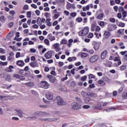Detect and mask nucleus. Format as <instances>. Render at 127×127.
<instances>
[{
    "label": "nucleus",
    "mask_w": 127,
    "mask_h": 127,
    "mask_svg": "<svg viewBox=\"0 0 127 127\" xmlns=\"http://www.w3.org/2000/svg\"><path fill=\"white\" fill-rule=\"evenodd\" d=\"M87 79V76L84 75L82 77H81V81H82V82H85V81H86V80Z\"/></svg>",
    "instance_id": "nucleus-49"
},
{
    "label": "nucleus",
    "mask_w": 127,
    "mask_h": 127,
    "mask_svg": "<svg viewBox=\"0 0 127 127\" xmlns=\"http://www.w3.org/2000/svg\"><path fill=\"white\" fill-rule=\"evenodd\" d=\"M99 59V56L96 55L92 56L91 57H90V59L89 60V61L90 63H96L97 61H98V60Z\"/></svg>",
    "instance_id": "nucleus-5"
},
{
    "label": "nucleus",
    "mask_w": 127,
    "mask_h": 127,
    "mask_svg": "<svg viewBox=\"0 0 127 127\" xmlns=\"http://www.w3.org/2000/svg\"><path fill=\"white\" fill-rule=\"evenodd\" d=\"M88 78L89 79H95V78H96V77L95 76V75L92 74H90L88 75Z\"/></svg>",
    "instance_id": "nucleus-54"
},
{
    "label": "nucleus",
    "mask_w": 127,
    "mask_h": 127,
    "mask_svg": "<svg viewBox=\"0 0 127 127\" xmlns=\"http://www.w3.org/2000/svg\"><path fill=\"white\" fill-rule=\"evenodd\" d=\"M99 24L101 27H105V26H106V24H107V23L105 22L104 21H101L100 22Z\"/></svg>",
    "instance_id": "nucleus-33"
},
{
    "label": "nucleus",
    "mask_w": 127,
    "mask_h": 127,
    "mask_svg": "<svg viewBox=\"0 0 127 127\" xmlns=\"http://www.w3.org/2000/svg\"><path fill=\"white\" fill-rule=\"evenodd\" d=\"M108 54V52L107 51H104L103 53H101V59H105L106 57H107V55Z\"/></svg>",
    "instance_id": "nucleus-20"
},
{
    "label": "nucleus",
    "mask_w": 127,
    "mask_h": 127,
    "mask_svg": "<svg viewBox=\"0 0 127 127\" xmlns=\"http://www.w3.org/2000/svg\"><path fill=\"white\" fill-rule=\"evenodd\" d=\"M12 77H13V78H16V79H19V80H21V81H24V80H25V77H24V76L17 74H13Z\"/></svg>",
    "instance_id": "nucleus-7"
},
{
    "label": "nucleus",
    "mask_w": 127,
    "mask_h": 127,
    "mask_svg": "<svg viewBox=\"0 0 127 127\" xmlns=\"http://www.w3.org/2000/svg\"><path fill=\"white\" fill-rule=\"evenodd\" d=\"M44 57L46 59H50L52 57V52L51 51H48L44 55Z\"/></svg>",
    "instance_id": "nucleus-10"
},
{
    "label": "nucleus",
    "mask_w": 127,
    "mask_h": 127,
    "mask_svg": "<svg viewBox=\"0 0 127 127\" xmlns=\"http://www.w3.org/2000/svg\"><path fill=\"white\" fill-rule=\"evenodd\" d=\"M39 86H40L41 88H43V89H49L50 85L48 82H47V81H41L39 84Z\"/></svg>",
    "instance_id": "nucleus-3"
},
{
    "label": "nucleus",
    "mask_w": 127,
    "mask_h": 127,
    "mask_svg": "<svg viewBox=\"0 0 127 127\" xmlns=\"http://www.w3.org/2000/svg\"><path fill=\"white\" fill-rule=\"evenodd\" d=\"M14 98L13 96H2V101H5V100H13Z\"/></svg>",
    "instance_id": "nucleus-19"
},
{
    "label": "nucleus",
    "mask_w": 127,
    "mask_h": 127,
    "mask_svg": "<svg viewBox=\"0 0 127 127\" xmlns=\"http://www.w3.org/2000/svg\"><path fill=\"white\" fill-rule=\"evenodd\" d=\"M26 86H27L28 87H33L34 86V83L33 82H29L25 83Z\"/></svg>",
    "instance_id": "nucleus-29"
},
{
    "label": "nucleus",
    "mask_w": 127,
    "mask_h": 127,
    "mask_svg": "<svg viewBox=\"0 0 127 127\" xmlns=\"http://www.w3.org/2000/svg\"><path fill=\"white\" fill-rule=\"evenodd\" d=\"M81 96H82V97H86V96H88V94L87 93H86L85 91H82L81 92Z\"/></svg>",
    "instance_id": "nucleus-45"
},
{
    "label": "nucleus",
    "mask_w": 127,
    "mask_h": 127,
    "mask_svg": "<svg viewBox=\"0 0 127 127\" xmlns=\"http://www.w3.org/2000/svg\"><path fill=\"white\" fill-rule=\"evenodd\" d=\"M96 87V85H95V84L94 83H92V84H90V85H89V88H90V89H92V88H95Z\"/></svg>",
    "instance_id": "nucleus-61"
},
{
    "label": "nucleus",
    "mask_w": 127,
    "mask_h": 127,
    "mask_svg": "<svg viewBox=\"0 0 127 127\" xmlns=\"http://www.w3.org/2000/svg\"><path fill=\"white\" fill-rule=\"evenodd\" d=\"M97 26V25H96V24H92L91 25V31H95Z\"/></svg>",
    "instance_id": "nucleus-32"
},
{
    "label": "nucleus",
    "mask_w": 127,
    "mask_h": 127,
    "mask_svg": "<svg viewBox=\"0 0 127 127\" xmlns=\"http://www.w3.org/2000/svg\"><path fill=\"white\" fill-rule=\"evenodd\" d=\"M58 118H46L45 119V122H54L57 121Z\"/></svg>",
    "instance_id": "nucleus-21"
},
{
    "label": "nucleus",
    "mask_w": 127,
    "mask_h": 127,
    "mask_svg": "<svg viewBox=\"0 0 127 127\" xmlns=\"http://www.w3.org/2000/svg\"><path fill=\"white\" fill-rule=\"evenodd\" d=\"M75 60H77V58L73 57H69L67 61H69V62H72V61H75Z\"/></svg>",
    "instance_id": "nucleus-28"
},
{
    "label": "nucleus",
    "mask_w": 127,
    "mask_h": 127,
    "mask_svg": "<svg viewBox=\"0 0 127 127\" xmlns=\"http://www.w3.org/2000/svg\"><path fill=\"white\" fill-rule=\"evenodd\" d=\"M103 17H104V13H100L97 16V19H102Z\"/></svg>",
    "instance_id": "nucleus-39"
},
{
    "label": "nucleus",
    "mask_w": 127,
    "mask_h": 127,
    "mask_svg": "<svg viewBox=\"0 0 127 127\" xmlns=\"http://www.w3.org/2000/svg\"><path fill=\"white\" fill-rule=\"evenodd\" d=\"M88 33H89V27H85L81 31L78 32L79 36H85V35H87Z\"/></svg>",
    "instance_id": "nucleus-1"
},
{
    "label": "nucleus",
    "mask_w": 127,
    "mask_h": 127,
    "mask_svg": "<svg viewBox=\"0 0 127 127\" xmlns=\"http://www.w3.org/2000/svg\"><path fill=\"white\" fill-rule=\"evenodd\" d=\"M44 42L47 45V46H50V44L49 43V40L48 39H45L44 40Z\"/></svg>",
    "instance_id": "nucleus-40"
},
{
    "label": "nucleus",
    "mask_w": 127,
    "mask_h": 127,
    "mask_svg": "<svg viewBox=\"0 0 127 127\" xmlns=\"http://www.w3.org/2000/svg\"><path fill=\"white\" fill-rule=\"evenodd\" d=\"M100 30H101V27L97 25V26H96V28H95V31L96 32H99V31H100Z\"/></svg>",
    "instance_id": "nucleus-52"
},
{
    "label": "nucleus",
    "mask_w": 127,
    "mask_h": 127,
    "mask_svg": "<svg viewBox=\"0 0 127 127\" xmlns=\"http://www.w3.org/2000/svg\"><path fill=\"white\" fill-rule=\"evenodd\" d=\"M61 44H67V43H68V42L67 41V40L64 39H63L61 42H60Z\"/></svg>",
    "instance_id": "nucleus-38"
},
{
    "label": "nucleus",
    "mask_w": 127,
    "mask_h": 127,
    "mask_svg": "<svg viewBox=\"0 0 127 127\" xmlns=\"http://www.w3.org/2000/svg\"><path fill=\"white\" fill-rule=\"evenodd\" d=\"M47 77L48 78L50 83H53L55 82V77L50 75H48Z\"/></svg>",
    "instance_id": "nucleus-11"
},
{
    "label": "nucleus",
    "mask_w": 127,
    "mask_h": 127,
    "mask_svg": "<svg viewBox=\"0 0 127 127\" xmlns=\"http://www.w3.org/2000/svg\"><path fill=\"white\" fill-rule=\"evenodd\" d=\"M4 20H5V17L3 15H1L0 16V21L1 22H4Z\"/></svg>",
    "instance_id": "nucleus-41"
},
{
    "label": "nucleus",
    "mask_w": 127,
    "mask_h": 127,
    "mask_svg": "<svg viewBox=\"0 0 127 127\" xmlns=\"http://www.w3.org/2000/svg\"><path fill=\"white\" fill-rule=\"evenodd\" d=\"M45 16H46V18H49L50 17L51 14L49 12H46L44 14Z\"/></svg>",
    "instance_id": "nucleus-51"
},
{
    "label": "nucleus",
    "mask_w": 127,
    "mask_h": 127,
    "mask_svg": "<svg viewBox=\"0 0 127 127\" xmlns=\"http://www.w3.org/2000/svg\"><path fill=\"white\" fill-rule=\"evenodd\" d=\"M53 46L55 48L56 52H59V51L61 50V48H60V45H59V44H55Z\"/></svg>",
    "instance_id": "nucleus-13"
},
{
    "label": "nucleus",
    "mask_w": 127,
    "mask_h": 127,
    "mask_svg": "<svg viewBox=\"0 0 127 127\" xmlns=\"http://www.w3.org/2000/svg\"><path fill=\"white\" fill-rule=\"evenodd\" d=\"M37 24H39V25H41L42 24V23H41V18L40 17H38L37 19Z\"/></svg>",
    "instance_id": "nucleus-35"
},
{
    "label": "nucleus",
    "mask_w": 127,
    "mask_h": 127,
    "mask_svg": "<svg viewBox=\"0 0 127 127\" xmlns=\"http://www.w3.org/2000/svg\"><path fill=\"white\" fill-rule=\"evenodd\" d=\"M118 11L119 12H124V11H125V8H124V7L120 6L119 7Z\"/></svg>",
    "instance_id": "nucleus-37"
},
{
    "label": "nucleus",
    "mask_w": 127,
    "mask_h": 127,
    "mask_svg": "<svg viewBox=\"0 0 127 127\" xmlns=\"http://www.w3.org/2000/svg\"><path fill=\"white\" fill-rule=\"evenodd\" d=\"M88 53L92 55L95 53V52L94 51V50L91 49V50H88Z\"/></svg>",
    "instance_id": "nucleus-57"
},
{
    "label": "nucleus",
    "mask_w": 127,
    "mask_h": 127,
    "mask_svg": "<svg viewBox=\"0 0 127 127\" xmlns=\"http://www.w3.org/2000/svg\"><path fill=\"white\" fill-rule=\"evenodd\" d=\"M17 64L20 67H23V66L25 65V63H24V62H23V61L19 60L17 62Z\"/></svg>",
    "instance_id": "nucleus-15"
},
{
    "label": "nucleus",
    "mask_w": 127,
    "mask_h": 127,
    "mask_svg": "<svg viewBox=\"0 0 127 127\" xmlns=\"http://www.w3.org/2000/svg\"><path fill=\"white\" fill-rule=\"evenodd\" d=\"M72 4L70 3H67V5H66V8L67 9H70V8H71V7H72Z\"/></svg>",
    "instance_id": "nucleus-47"
},
{
    "label": "nucleus",
    "mask_w": 127,
    "mask_h": 127,
    "mask_svg": "<svg viewBox=\"0 0 127 127\" xmlns=\"http://www.w3.org/2000/svg\"><path fill=\"white\" fill-rule=\"evenodd\" d=\"M75 21L77 22H81V21H83V19L81 17H77L76 18Z\"/></svg>",
    "instance_id": "nucleus-48"
},
{
    "label": "nucleus",
    "mask_w": 127,
    "mask_h": 127,
    "mask_svg": "<svg viewBox=\"0 0 127 127\" xmlns=\"http://www.w3.org/2000/svg\"><path fill=\"white\" fill-rule=\"evenodd\" d=\"M91 100V98H90L89 97H85L84 98V101L86 104H91V102L90 101Z\"/></svg>",
    "instance_id": "nucleus-23"
},
{
    "label": "nucleus",
    "mask_w": 127,
    "mask_h": 127,
    "mask_svg": "<svg viewBox=\"0 0 127 127\" xmlns=\"http://www.w3.org/2000/svg\"><path fill=\"white\" fill-rule=\"evenodd\" d=\"M95 50H98L100 48V44L99 43H95L94 46Z\"/></svg>",
    "instance_id": "nucleus-30"
},
{
    "label": "nucleus",
    "mask_w": 127,
    "mask_h": 127,
    "mask_svg": "<svg viewBox=\"0 0 127 127\" xmlns=\"http://www.w3.org/2000/svg\"><path fill=\"white\" fill-rule=\"evenodd\" d=\"M126 69H127V65H122L120 67L121 71H124V70H126Z\"/></svg>",
    "instance_id": "nucleus-46"
},
{
    "label": "nucleus",
    "mask_w": 127,
    "mask_h": 127,
    "mask_svg": "<svg viewBox=\"0 0 127 127\" xmlns=\"http://www.w3.org/2000/svg\"><path fill=\"white\" fill-rule=\"evenodd\" d=\"M93 107L94 108V109H103V107H102L101 103H98L96 106H94Z\"/></svg>",
    "instance_id": "nucleus-26"
},
{
    "label": "nucleus",
    "mask_w": 127,
    "mask_h": 127,
    "mask_svg": "<svg viewBox=\"0 0 127 127\" xmlns=\"http://www.w3.org/2000/svg\"><path fill=\"white\" fill-rule=\"evenodd\" d=\"M46 97L48 100H52L53 98V93L49 92L46 95Z\"/></svg>",
    "instance_id": "nucleus-14"
},
{
    "label": "nucleus",
    "mask_w": 127,
    "mask_h": 127,
    "mask_svg": "<svg viewBox=\"0 0 127 127\" xmlns=\"http://www.w3.org/2000/svg\"><path fill=\"white\" fill-rule=\"evenodd\" d=\"M93 36H94V34H93V33H90L89 35L88 36V38H92Z\"/></svg>",
    "instance_id": "nucleus-62"
},
{
    "label": "nucleus",
    "mask_w": 127,
    "mask_h": 127,
    "mask_svg": "<svg viewBox=\"0 0 127 127\" xmlns=\"http://www.w3.org/2000/svg\"><path fill=\"white\" fill-rule=\"evenodd\" d=\"M71 109L72 110H81L82 109V105L79 104L78 103L74 102L71 103Z\"/></svg>",
    "instance_id": "nucleus-2"
},
{
    "label": "nucleus",
    "mask_w": 127,
    "mask_h": 127,
    "mask_svg": "<svg viewBox=\"0 0 127 127\" xmlns=\"http://www.w3.org/2000/svg\"><path fill=\"white\" fill-rule=\"evenodd\" d=\"M31 53H35L36 52V49L34 48H31L30 50Z\"/></svg>",
    "instance_id": "nucleus-55"
},
{
    "label": "nucleus",
    "mask_w": 127,
    "mask_h": 127,
    "mask_svg": "<svg viewBox=\"0 0 127 127\" xmlns=\"http://www.w3.org/2000/svg\"><path fill=\"white\" fill-rule=\"evenodd\" d=\"M88 56V54L86 53H82L80 54V56L82 58H85V57L86 56Z\"/></svg>",
    "instance_id": "nucleus-42"
},
{
    "label": "nucleus",
    "mask_w": 127,
    "mask_h": 127,
    "mask_svg": "<svg viewBox=\"0 0 127 127\" xmlns=\"http://www.w3.org/2000/svg\"><path fill=\"white\" fill-rule=\"evenodd\" d=\"M30 65L32 68H35L36 67H38V63L37 62H33L30 63Z\"/></svg>",
    "instance_id": "nucleus-16"
},
{
    "label": "nucleus",
    "mask_w": 127,
    "mask_h": 127,
    "mask_svg": "<svg viewBox=\"0 0 127 127\" xmlns=\"http://www.w3.org/2000/svg\"><path fill=\"white\" fill-rule=\"evenodd\" d=\"M104 35L105 36V38L107 39L111 36V33L109 31H105L104 32Z\"/></svg>",
    "instance_id": "nucleus-25"
},
{
    "label": "nucleus",
    "mask_w": 127,
    "mask_h": 127,
    "mask_svg": "<svg viewBox=\"0 0 127 127\" xmlns=\"http://www.w3.org/2000/svg\"><path fill=\"white\" fill-rule=\"evenodd\" d=\"M10 14H11L12 15H14L15 14V11L14 10H11L9 11Z\"/></svg>",
    "instance_id": "nucleus-63"
},
{
    "label": "nucleus",
    "mask_w": 127,
    "mask_h": 127,
    "mask_svg": "<svg viewBox=\"0 0 127 127\" xmlns=\"http://www.w3.org/2000/svg\"><path fill=\"white\" fill-rule=\"evenodd\" d=\"M16 58H19L20 57V52H17L15 55Z\"/></svg>",
    "instance_id": "nucleus-60"
},
{
    "label": "nucleus",
    "mask_w": 127,
    "mask_h": 127,
    "mask_svg": "<svg viewBox=\"0 0 127 127\" xmlns=\"http://www.w3.org/2000/svg\"><path fill=\"white\" fill-rule=\"evenodd\" d=\"M28 119H29L30 120H35L37 118H36V116H32V117H28Z\"/></svg>",
    "instance_id": "nucleus-56"
},
{
    "label": "nucleus",
    "mask_w": 127,
    "mask_h": 127,
    "mask_svg": "<svg viewBox=\"0 0 127 127\" xmlns=\"http://www.w3.org/2000/svg\"><path fill=\"white\" fill-rule=\"evenodd\" d=\"M62 114V112L60 111H56L55 112V115H56L57 116H60Z\"/></svg>",
    "instance_id": "nucleus-59"
},
{
    "label": "nucleus",
    "mask_w": 127,
    "mask_h": 127,
    "mask_svg": "<svg viewBox=\"0 0 127 127\" xmlns=\"http://www.w3.org/2000/svg\"><path fill=\"white\" fill-rule=\"evenodd\" d=\"M50 20H51V19L48 18L46 20V22L47 23V25H48V26H51L52 25V23L50 22Z\"/></svg>",
    "instance_id": "nucleus-31"
},
{
    "label": "nucleus",
    "mask_w": 127,
    "mask_h": 127,
    "mask_svg": "<svg viewBox=\"0 0 127 127\" xmlns=\"http://www.w3.org/2000/svg\"><path fill=\"white\" fill-rule=\"evenodd\" d=\"M113 60H114V61H115V62L117 61L118 62V66H120V65H121L122 64V61L118 57H115L114 59Z\"/></svg>",
    "instance_id": "nucleus-24"
},
{
    "label": "nucleus",
    "mask_w": 127,
    "mask_h": 127,
    "mask_svg": "<svg viewBox=\"0 0 127 127\" xmlns=\"http://www.w3.org/2000/svg\"><path fill=\"white\" fill-rule=\"evenodd\" d=\"M56 100L59 106H65L67 104V102L63 101V99L59 96L56 97Z\"/></svg>",
    "instance_id": "nucleus-4"
},
{
    "label": "nucleus",
    "mask_w": 127,
    "mask_h": 127,
    "mask_svg": "<svg viewBox=\"0 0 127 127\" xmlns=\"http://www.w3.org/2000/svg\"><path fill=\"white\" fill-rule=\"evenodd\" d=\"M117 110V108H110L109 109H105V111L106 112H112L113 111H116Z\"/></svg>",
    "instance_id": "nucleus-36"
},
{
    "label": "nucleus",
    "mask_w": 127,
    "mask_h": 127,
    "mask_svg": "<svg viewBox=\"0 0 127 127\" xmlns=\"http://www.w3.org/2000/svg\"><path fill=\"white\" fill-rule=\"evenodd\" d=\"M9 56L7 57V60L8 61H11L13 59V56H14V53L13 52H11L9 54Z\"/></svg>",
    "instance_id": "nucleus-17"
},
{
    "label": "nucleus",
    "mask_w": 127,
    "mask_h": 127,
    "mask_svg": "<svg viewBox=\"0 0 127 127\" xmlns=\"http://www.w3.org/2000/svg\"><path fill=\"white\" fill-rule=\"evenodd\" d=\"M70 16H71V17H75V16H76V15H77V13L72 12L70 13Z\"/></svg>",
    "instance_id": "nucleus-53"
},
{
    "label": "nucleus",
    "mask_w": 127,
    "mask_h": 127,
    "mask_svg": "<svg viewBox=\"0 0 127 127\" xmlns=\"http://www.w3.org/2000/svg\"><path fill=\"white\" fill-rule=\"evenodd\" d=\"M89 9H90V5H89L83 7V11H86V10H89Z\"/></svg>",
    "instance_id": "nucleus-44"
},
{
    "label": "nucleus",
    "mask_w": 127,
    "mask_h": 127,
    "mask_svg": "<svg viewBox=\"0 0 127 127\" xmlns=\"http://www.w3.org/2000/svg\"><path fill=\"white\" fill-rule=\"evenodd\" d=\"M112 65H113L112 62L108 61L106 63L105 66H106V67H112Z\"/></svg>",
    "instance_id": "nucleus-34"
},
{
    "label": "nucleus",
    "mask_w": 127,
    "mask_h": 127,
    "mask_svg": "<svg viewBox=\"0 0 127 127\" xmlns=\"http://www.w3.org/2000/svg\"><path fill=\"white\" fill-rule=\"evenodd\" d=\"M25 71H26V73L27 74V75H29L30 76L31 73L30 71L29 70V68L28 67V66H26L24 69Z\"/></svg>",
    "instance_id": "nucleus-27"
},
{
    "label": "nucleus",
    "mask_w": 127,
    "mask_h": 127,
    "mask_svg": "<svg viewBox=\"0 0 127 127\" xmlns=\"http://www.w3.org/2000/svg\"><path fill=\"white\" fill-rule=\"evenodd\" d=\"M18 73L20 75H23V76H25L26 77H28V76H30L29 74H27L26 73V71L24 69H20Z\"/></svg>",
    "instance_id": "nucleus-12"
},
{
    "label": "nucleus",
    "mask_w": 127,
    "mask_h": 127,
    "mask_svg": "<svg viewBox=\"0 0 127 127\" xmlns=\"http://www.w3.org/2000/svg\"><path fill=\"white\" fill-rule=\"evenodd\" d=\"M15 111L16 112L17 116L20 117V118H23V115H24V113L22 112V111L18 109H15Z\"/></svg>",
    "instance_id": "nucleus-8"
},
{
    "label": "nucleus",
    "mask_w": 127,
    "mask_h": 127,
    "mask_svg": "<svg viewBox=\"0 0 127 127\" xmlns=\"http://www.w3.org/2000/svg\"><path fill=\"white\" fill-rule=\"evenodd\" d=\"M127 11H123V13H122V16H123V17H124V18L127 17Z\"/></svg>",
    "instance_id": "nucleus-50"
},
{
    "label": "nucleus",
    "mask_w": 127,
    "mask_h": 127,
    "mask_svg": "<svg viewBox=\"0 0 127 127\" xmlns=\"http://www.w3.org/2000/svg\"><path fill=\"white\" fill-rule=\"evenodd\" d=\"M34 116L36 117H46L47 113L45 112L37 111L34 113Z\"/></svg>",
    "instance_id": "nucleus-6"
},
{
    "label": "nucleus",
    "mask_w": 127,
    "mask_h": 127,
    "mask_svg": "<svg viewBox=\"0 0 127 127\" xmlns=\"http://www.w3.org/2000/svg\"><path fill=\"white\" fill-rule=\"evenodd\" d=\"M98 84H99V85H100L101 86H106V83L105 82V81H104V80H103V79H100L97 81Z\"/></svg>",
    "instance_id": "nucleus-22"
},
{
    "label": "nucleus",
    "mask_w": 127,
    "mask_h": 127,
    "mask_svg": "<svg viewBox=\"0 0 127 127\" xmlns=\"http://www.w3.org/2000/svg\"><path fill=\"white\" fill-rule=\"evenodd\" d=\"M14 68V66L13 65H9L8 67H6L5 68V72H7L8 73H11V72L13 71L12 69Z\"/></svg>",
    "instance_id": "nucleus-9"
},
{
    "label": "nucleus",
    "mask_w": 127,
    "mask_h": 127,
    "mask_svg": "<svg viewBox=\"0 0 127 127\" xmlns=\"http://www.w3.org/2000/svg\"><path fill=\"white\" fill-rule=\"evenodd\" d=\"M47 38L49 39L50 41H53L56 39L55 36H53L52 34H49L47 36Z\"/></svg>",
    "instance_id": "nucleus-18"
},
{
    "label": "nucleus",
    "mask_w": 127,
    "mask_h": 127,
    "mask_svg": "<svg viewBox=\"0 0 127 127\" xmlns=\"http://www.w3.org/2000/svg\"><path fill=\"white\" fill-rule=\"evenodd\" d=\"M126 25V24H125V23H123V22H121L119 26L120 27H125Z\"/></svg>",
    "instance_id": "nucleus-58"
},
{
    "label": "nucleus",
    "mask_w": 127,
    "mask_h": 127,
    "mask_svg": "<svg viewBox=\"0 0 127 127\" xmlns=\"http://www.w3.org/2000/svg\"><path fill=\"white\" fill-rule=\"evenodd\" d=\"M114 9L116 11H118V10H119V6H118L117 5L114 6Z\"/></svg>",
    "instance_id": "nucleus-64"
},
{
    "label": "nucleus",
    "mask_w": 127,
    "mask_h": 127,
    "mask_svg": "<svg viewBox=\"0 0 127 127\" xmlns=\"http://www.w3.org/2000/svg\"><path fill=\"white\" fill-rule=\"evenodd\" d=\"M5 80L8 81V82H10L11 81V78L10 75H7L5 78Z\"/></svg>",
    "instance_id": "nucleus-43"
}]
</instances>
